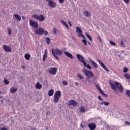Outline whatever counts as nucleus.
Returning <instances> with one entry per match:
<instances>
[{
  "label": "nucleus",
  "instance_id": "nucleus-30",
  "mask_svg": "<svg viewBox=\"0 0 130 130\" xmlns=\"http://www.w3.org/2000/svg\"><path fill=\"white\" fill-rule=\"evenodd\" d=\"M80 111L81 112H82V113L86 112V109H85V107H81L80 108Z\"/></svg>",
  "mask_w": 130,
  "mask_h": 130
},
{
  "label": "nucleus",
  "instance_id": "nucleus-21",
  "mask_svg": "<svg viewBox=\"0 0 130 130\" xmlns=\"http://www.w3.org/2000/svg\"><path fill=\"white\" fill-rule=\"evenodd\" d=\"M76 32L78 34V35H79V34H81V33H83L82 29H81V28H80V27L79 26L76 27Z\"/></svg>",
  "mask_w": 130,
  "mask_h": 130
},
{
  "label": "nucleus",
  "instance_id": "nucleus-2",
  "mask_svg": "<svg viewBox=\"0 0 130 130\" xmlns=\"http://www.w3.org/2000/svg\"><path fill=\"white\" fill-rule=\"evenodd\" d=\"M52 54L57 59V60H59V58L57 55H62V52L59 50V49L56 48V49H52ZM57 54V55H56Z\"/></svg>",
  "mask_w": 130,
  "mask_h": 130
},
{
  "label": "nucleus",
  "instance_id": "nucleus-8",
  "mask_svg": "<svg viewBox=\"0 0 130 130\" xmlns=\"http://www.w3.org/2000/svg\"><path fill=\"white\" fill-rule=\"evenodd\" d=\"M48 72L49 74L54 76L56 75V73H57V68L56 67H52L48 70Z\"/></svg>",
  "mask_w": 130,
  "mask_h": 130
},
{
  "label": "nucleus",
  "instance_id": "nucleus-31",
  "mask_svg": "<svg viewBox=\"0 0 130 130\" xmlns=\"http://www.w3.org/2000/svg\"><path fill=\"white\" fill-rule=\"evenodd\" d=\"M46 42L48 44H50V38L47 37L46 38Z\"/></svg>",
  "mask_w": 130,
  "mask_h": 130
},
{
  "label": "nucleus",
  "instance_id": "nucleus-17",
  "mask_svg": "<svg viewBox=\"0 0 130 130\" xmlns=\"http://www.w3.org/2000/svg\"><path fill=\"white\" fill-rule=\"evenodd\" d=\"M47 49L45 50L44 54L43 57V61H45V59L47 58Z\"/></svg>",
  "mask_w": 130,
  "mask_h": 130
},
{
  "label": "nucleus",
  "instance_id": "nucleus-58",
  "mask_svg": "<svg viewBox=\"0 0 130 130\" xmlns=\"http://www.w3.org/2000/svg\"><path fill=\"white\" fill-rule=\"evenodd\" d=\"M88 44H89V45H90V44H91V43L89 41H88Z\"/></svg>",
  "mask_w": 130,
  "mask_h": 130
},
{
  "label": "nucleus",
  "instance_id": "nucleus-37",
  "mask_svg": "<svg viewBox=\"0 0 130 130\" xmlns=\"http://www.w3.org/2000/svg\"><path fill=\"white\" fill-rule=\"evenodd\" d=\"M95 87L96 88H97L100 92H101V91H102V90H101V89L100 88V86H99V85L96 84L95 85Z\"/></svg>",
  "mask_w": 130,
  "mask_h": 130
},
{
  "label": "nucleus",
  "instance_id": "nucleus-44",
  "mask_svg": "<svg viewBox=\"0 0 130 130\" xmlns=\"http://www.w3.org/2000/svg\"><path fill=\"white\" fill-rule=\"evenodd\" d=\"M57 32V29H56V28H54L53 33H54V34H56Z\"/></svg>",
  "mask_w": 130,
  "mask_h": 130
},
{
  "label": "nucleus",
  "instance_id": "nucleus-34",
  "mask_svg": "<svg viewBox=\"0 0 130 130\" xmlns=\"http://www.w3.org/2000/svg\"><path fill=\"white\" fill-rule=\"evenodd\" d=\"M4 83L5 84V85H9V84H10V82H9V81H8L7 79H4Z\"/></svg>",
  "mask_w": 130,
  "mask_h": 130
},
{
  "label": "nucleus",
  "instance_id": "nucleus-13",
  "mask_svg": "<svg viewBox=\"0 0 130 130\" xmlns=\"http://www.w3.org/2000/svg\"><path fill=\"white\" fill-rule=\"evenodd\" d=\"M98 61L100 66H101V67H102L105 71H106V72H109V70L108 69V68H107V67H106V66H105V65H104V64H103V63H102V62H101L100 60H98Z\"/></svg>",
  "mask_w": 130,
  "mask_h": 130
},
{
  "label": "nucleus",
  "instance_id": "nucleus-63",
  "mask_svg": "<svg viewBox=\"0 0 130 130\" xmlns=\"http://www.w3.org/2000/svg\"><path fill=\"white\" fill-rule=\"evenodd\" d=\"M0 94H2V92L0 91Z\"/></svg>",
  "mask_w": 130,
  "mask_h": 130
},
{
  "label": "nucleus",
  "instance_id": "nucleus-35",
  "mask_svg": "<svg viewBox=\"0 0 130 130\" xmlns=\"http://www.w3.org/2000/svg\"><path fill=\"white\" fill-rule=\"evenodd\" d=\"M120 45L121 47H126V46L124 45V43H123V41H121L120 43Z\"/></svg>",
  "mask_w": 130,
  "mask_h": 130
},
{
  "label": "nucleus",
  "instance_id": "nucleus-54",
  "mask_svg": "<svg viewBox=\"0 0 130 130\" xmlns=\"http://www.w3.org/2000/svg\"><path fill=\"white\" fill-rule=\"evenodd\" d=\"M86 81H88V82H89L90 83H91V81L88 79V78H86Z\"/></svg>",
  "mask_w": 130,
  "mask_h": 130
},
{
  "label": "nucleus",
  "instance_id": "nucleus-62",
  "mask_svg": "<svg viewBox=\"0 0 130 130\" xmlns=\"http://www.w3.org/2000/svg\"><path fill=\"white\" fill-rule=\"evenodd\" d=\"M22 68H23V69H25V67H23V66H22Z\"/></svg>",
  "mask_w": 130,
  "mask_h": 130
},
{
  "label": "nucleus",
  "instance_id": "nucleus-7",
  "mask_svg": "<svg viewBox=\"0 0 130 130\" xmlns=\"http://www.w3.org/2000/svg\"><path fill=\"white\" fill-rule=\"evenodd\" d=\"M29 25L34 29H37V28H38L39 26L38 23L33 21L32 19L29 20Z\"/></svg>",
  "mask_w": 130,
  "mask_h": 130
},
{
  "label": "nucleus",
  "instance_id": "nucleus-61",
  "mask_svg": "<svg viewBox=\"0 0 130 130\" xmlns=\"http://www.w3.org/2000/svg\"><path fill=\"white\" fill-rule=\"evenodd\" d=\"M46 129L48 130V127H46Z\"/></svg>",
  "mask_w": 130,
  "mask_h": 130
},
{
  "label": "nucleus",
  "instance_id": "nucleus-14",
  "mask_svg": "<svg viewBox=\"0 0 130 130\" xmlns=\"http://www.w3.org/2000/svg\"><path fill=\"white\" fill-rule=\"evenodd\" d=\"M13 18H14L15 20L17 21V22H20V21H21L22 19V18L21 17V16H20L18 14H14Z\"/></svg>",
  "mask_w": 130,
  "mask_h": 130
},
{
  "label": "nucleus",
  "instance_id": "nucleus-41",
  "mask_svg": "<svg viewBox=\"0 0 130 130\" xmlns=\"http://www.w3.org/2000/svg\"><path fill=\"white\" fill-rule=\"evenodd\" d=\"M8 33L9 35H11L12 34V31L11 30V29H10V28H8Z\"/></svg>",
  "mask_w": 130,
  "mask_h": 130
},
{
  "label": "nucleus",
  "instance_id": "nucleus-10",
  "mask_svg": "<svg viewBox=\"0 0 130 130\" xmlns=\"http://www.w3.org/2000/svg\"><path fill=\"white\" fill-rule=\"evenodd\" d=\"M88 127L89 128L90 130H95L96 127H97V125H96L95 123H90L88 124Z\"/></svg>",
  "mask_w": 130,
  "mask_h": 130
},
{
  "label": "nucleus",
  "instance_id": "nucleus-26",
  "mask_svg": "<svg viewBox=\"0 0 130 130\" xmlns=\"http://www.w3.org/2000/svg\"><path fill=\"white\" fill-rule=\"evenodd\" d=\"M86 36H87V38L89 39L90 41H93V38H92V36H90L89 34L86 32L85 33Z\"/></svg>",
  "mask_w": 130,
  "mask_h": 130
},
{
  "label": "nucleus",
  "instance_id": "nucleus-33",
  "mask_svg": "<svg viewBox=\"0 0 130 130\" xmlns=\"http://www.w3.org/2000/svg\"><path fill=\"white\" fill-rule=\"evenodd\" d=\"M82 42L83 43H84V45H85V46H87V41H86V40L83 39V40H82Z\"/></svg>",
  "mask_w": 130,
  "mask_h": 130
},
{
  "label": "nucleus",
  "instance_id": "nucleus-27",
  "mask_svg": "<svg viewBox=\"0 0 130 130\" xmlns=\"http://www.w3.org/2000/svg\"><path fill=\"white\" fill-rule=\"evenodd\" d=\"M77 77L78 78V79H79V80H83L84 79V76H82L80 73H78Z\"/></svg>",
  "mask_w": 130,
  "mask_h": 130
},
{
  "label": "nucleus",
  "instance_id": "nucleus-28",
  "mask_svg": "<svg viewBox=\"0 0 130 130\" xmlns=\"http://www.w3.org/2000/svg\"><path fill=\"white\" fill-rule=\"evenodd\" d=\"M18 91V89L12 88L10 89V93H16Z\"/></svg>",
  "mask_w": 130,
  "mask_h": 130
},
{
  "label": "nucleus",
  "instance_id": "nucleus-60",
  "mask_svg": "<svg viewBox=\"0 0 130 130\" xmlns=\"http://www.w3.org/2000/svg\"><path fill=\"white\" fill-rule=\"evenodd\" d=\"M22 19H25V17L22 16Z\"/></svg>",
  "mask_w": 130,
  "mask_h": 130
},
{
  "label": "nucleus",
  "instance_id": "nucleus-48",
  "mask_svg": "<svg viewBox=\"0 0 130 130\" xmlns=\"http://www.w3.org/2000/svg\"><path fill=\"white\" fill-rule=\"evenodd\" d=\"M98 99L99 100H100V101H103V99L102 98H101V96H100L99 95L98 96Z\"/></svg>",
  "mask_w": 130,
  "mask_h": 130
},
{
  "label": "nucleus",
  "instance_id": "nucleus-52",
  "mask_svg": "<svg viewBox=\"0 0 130 130\" xmlns=\"http://www.w3.org/2000/svg\"><path fill=\"white\" fill-rule=\"evenodd\" d=\"M68 24H69V26L70 27H72V23H71V22L70 21H68Z\"/></svg>",
  "mask_w": 130,
  "mask_h": 130
},
{
  "label": "nucleus",
  "instance_id": "nucleus-39",
  "mask_svg": "<svg viewBox=\"0 0 130 130\" xmlns=\"http://www.w3.org/2000/svg\"><path fill=\"white\" fill-rule=\"evenodd\" d=\"M126 96H128V97H129L130 98V90H127L126 92Z\"/></svg>",
  "mask_w": 130,
  "mask_h": 130
},
{
  "label": "nucleus",
  "instance_id": "nucleus-32",
  "mask_svg": "<svg viewBox=\"0 0 130 130\" xmlns=\"http://www.w3.org/2000/svg\"><path fill=\"white\" fill-rule=\"evenodd\" d=\"M100 93L101 94V95H102V96H103L104 97H106V98L108 97L107 94L104 93V92H103V91H102V90L101 91Z\"/></svg>",
  "mask_w": 130,
  "mask_h": 130
},
{
  "label": "nucleus",
  "instance_id": "nucleus-53",
  "mask_svg": "<svg viewBox=\"0 0 130 130\" xmlns=\"http://www.w3.org/2000/svg\"><path fill=\"white\" fill-rule=\"evenodd\" d=\"M81 126L82 127V128L84 129V128H85V127L84 126V125H83V124L81 125Z\"/></svg>",
  "mask_w": 130,
  "mask_h": 130
},
{
  "label": "nucleus",
  "instance_id": "nucleus-36",
  "mask_svg": "<svg viewBox=\"0 0 130 130\" xmlns=\"http://www.w3.org/2000/svg\"><path fill=\"white\" fill-rule=\"evenodd\" d=\"M124 77L126 79H130V75H129V74H128L127 73H126V74H124Z\"/></svg>",
  "mask_w": 130,
  "mask_h": 130
},
{
  "label": "nucleus",
  "instance_id": "nucleus-3",
  "mask_svg": "<svg viewBox=\"0 0 130 130\" xmlns=\"http://www.w3.org/2000/svg\"><path fill=\"white\" fill-rule=\"evenodd\" d=\"M61 97V91H57L53 96V102L54 103H57L59 101V98Z\"/></svg>",
  "mask_w": 130,
  "mask_h": 130
},
{
  "label": "nucleus",
  "instance_id": "nucleus-51",
  "mask_svg": "<svg viewBox=\"0 0 130 130\" xmlns=\"http://www.w3.org/2000/svg\"><path fill=\"white\" fill-rule=\"evenodd\" d=\"M0 130H8V128H7L6 127H3V128H1Z\"/></svg>",
  "mask_w": 130,
  "mask_h": 130
},
{
  "label": "nucleus",
  "instance_id": "nucleus-12",
  "mask_svg": "<svg viewBox=\"0 0 130 130\" xmlns=\"http://www.w3.org/2000/svg\"><path fill=\"white\" fill-rule=\"evenodd\" d=\"M48 5L49 7L51 8H55L56 7V3H55L54 1H49Z\"/></svg>",
  "mask_w": 130,
  "mask_h": 130
},
{
  "label": "nucleus",
  "instance_id": "nucleus-24",
  "mask_svg": "<svg viewBox=\"0 0 130 130\" xmlns=\"http://www.w3.org/2000/svg\"><path fill=\"white\" fill-rule=\"evenodd\" d=\"M24 57L26 60H29L31 57V55L29 54H25Z\"/></svg>",
  "mask_w": 130,
  "mask_h": 130
},
{
  "label": "nucleus",
  "instance_id": "nucleus-4",
  "mask_svg": "<svg viewBox=\"0 0 130 130\" xmlns=\"http://www.w3.org/2000/svg\"><path fill=\"white\" fill-rule=\"evenodd\" d=\"M32 17L34 19L37 20L39 22H43L45 21V17H44V15L42 14H40L39 15L37 14H34L32 15Z\"/></svg>",
  "mask_w": 130,
  "mask_h": 130
},
{
  "label": "nucleus",
  "instance_id": "nucleus-6",
  "mask_svg": "<svg viewBox=\"0 0 130 130\" xmlns=\"http://www.w3.org/2000/svg\"><path fill=\"white\" fill-rule=\"evenodd\" d=\"M76 57L77 58L79 61L83 63V64H86V61H85V58L82 55L79 54H76Z\"/></svg>",
  "mask_w": 130,
  "mask_h": 130
},
{
  "label": "nucleus",
  "instance_id": "nucleus-23",
  "mask_svg": "<svg viewBox=\"0 0 130 130\" xmlns=\"http://www.w3.org/2000/svg\"><path fill=\"white\" fill-rule=\"evenodd\" d=\"M53 94H54V90L53 89H50L48 91V96L49 97H52V96H53Z\"/></svg>",
  "mask_w": 130,
  "mask_h": 130
},
{
  "label": "nucleus",
  "instance_id": "nucleus-22",
  "mask_svg": "<svg viewBox=\"0 0 130 130\" xmlns=\"http://www.w3.org/2000/svg\"><path fill=\"white\" fill-rule=\"evenodd\" d=\"M89 61H90V62L91 63H92V64H93V67H94V68H98V64H97L96 62L92 60L90 58H89Z\"/></svg>",
  "mask_w": 130,
  "mask_h": 130
},
{
  "label": "nucleus",
  "instance_id": "nucleus-16",
  "mask_svg": "<svg viewBox=\"0 0 130 130\" xmlns=\"http://www.w3.org/2000/svg\"><path fill=\"white\" fill-rule=\"evenodd\" d=\"M3 49H4V50H5L6 52H10V51H11L12 50L11 49V48H10V47H9V46L7 45H4Z\"/></svg>",
  "mask_w": 130,
  "mask_h": 130
},
{
  "label": "nucleus",
  "instance_id": "nucleus-57",
  "mask_svg": "<svg viewBox=\"0 0 130 130\" xmlns=\"http://www.w3.org/2000/svg\"><path fill=\"white\" fill-rule=\"evenodd\" d=\"M49 1H52V0H46V1L48 2V3H49Z\"/></svg>",
  "mask_w": 130,
  "mask_h": 130
},
{
  "label": "nucleus",
  "instance_id": "nucleus-40",
  "mask_svg": "<svg viewBox=\"0 0 130 130\" xmlns=\"http://www.w3.org/2000/svg\"><path fill=\"white\" fill-rule=\"evenodd\" d=\"M128 71V68H127V67H125L124 69H123V72L124 73H127Z\"/></svg>",
  "mask_w": 130,
  "mask_h": 130
},
{
  "label": "nucleus",
  "instance_id": "nucleus-38",
  "mask_svg": "<svg viewBox=\"0 0 130 130\" xmlns=\"http://www.w3.org/2000/svg\"><path fill=\"white\" fill-rule=\"evenodd\" d=\"M78 37H82V38L84 39L86 38V37H85V36H84L82 33L78 35Z\"/></svg>",
  "mask_w": 130,
  "mask_h": 130
},
{
  "label": "nucleus",
  "instance_id": "nucleus-5",
  "mask_svg": "<svg viewBox=\"0 0 130 130\" xmlns=\"http://www.w3.org/2000/svg\"><path fill=\"white\" fill-rule=\"evenodd\" d=\"M82 72H83L85 76H86L88 79H90V78H91V77L92 78L94 77V74H93V72L90 71H87L86 68H84L82 70Z\"/></svg>",
  "mask_w": 130,
  "mask_h": 130
},
{
  "label": "nucleus",
  "instance_id": "nucleus-46",
  "mask_svg": "<svg viewBox=\"0 0 130 130\" xmlns=\"http://www.w3.org/2000/svg\"><path fill=\"white\" fill-rule=\"evenodd\" d=\"M124 3H125V4H129V0H123Z\"/></svg>",
  "mask_w": 130,
  "mask_h": 130
},
{
  "label": "nucleus",
  "instance_id": "nucleus-29",
  "mask_svg": "<svg viewBox=\"0 0 130 130\" xmlns=\"http://www.w3.org/2000/svg\"><path fill=\"white\" fill-rule=\"evenodd\" d=\"M84 67H86V68H88L89 70H91L92 69V67H91V65L88 64H87V62H85V64H83Z\"/></svg>",
  "mask_w": 130,
  "mask_h": 130
},
{
  "label": "nucleus",
  "instance_id": "nucleus-43",
  "mask_svg": "<svg viewBox=\"0 0 130 130\" xmlns=\"http://www.w3.org/2000/svg\"><path fill=\"white\" fill-rule=\"evenodd\" d=\"M110 43L111 44V45H116V43H114V42L112 41H110Z\"/></svg>",
  "mask_w": 130,
  "mask_h": 130
},
{
  "label": "nucleus",
  "instance_id": "nucleus-59",
  "mask_svg": "<svg viewBox=\"0 0 130 130\" xmlns=\"http://www.w3.org/2000/svg\"><path fill=\"white\" fill-rule=\"evenodd\" d=\"M3 102H4L3 100H1V103H3Z\"/></svg>",
  "mask_w": 130,
  "mask_h": 130
},
{
  "label": "nucleus",
  "instance_id": "nucleus-9",
  "mask_svg": "<svg viewBox=\"0 0 130 130\" xmlns=\"http://www.w3.org/2000/svg\"><path fill=\"white\" fill-rule=\"evenodd\" d=\"M44 29L41 27L36 28L34 30V33L37 35H42L43 34Z\"/></svg>",
  "mask_w": 130,
  "mask_h": 130
},
{
  "label": "nucleus",
  "instance_id": "nucleus-18",
  "mask_svg": "<svg viewBox=\"0 0 130 130\" xmlns=\"http://www.w3.org/2000/svg\"><path fill=\"white\" fill-rule=\"evenodd\" d=\"M83 15H84L85 16L87 17L88 18H90V17H91V13L88 11H84Z\"/></svg>",
  "mask_w": 130,
  "mask_h": 130
},
{
  "label": "nucleus",
  "instance_id": "nucleus-47",
  "mask_svg": "<svg viewBox=\"0 0 130 130\" xmlns=\"http://www.w3.org/2000/svg\"><path fill=\"white\" fill-rule=\"evenodd\" d=\"M43 34H45V35H47L48 34V32L47 31H44V29Z\"/></svg>",
  "mask_w": 130,
  "mask_h": 130
},
{
  "label": "nucleus",
  "instance_id": "nucleus-11",
  "mask_svg": "<svg viewBox=\"0 0 130 130\" xmlns=\"http://www.w3.org/2000/svg\"><path fill=\"white\" fill-rule=\"evenodd\" d=\"M68 106L72 105L73 106H77L78 105V103L74 100H70L68 101Z\"/></svg>",
  "mask_w": 130,
  "mask_h": 130
},
{
  "label": "nucleus",
  "instance_id": "nucleus-45",
  "mask_svg": "<svg viewBox=\"0 0 130 130\" xmlns=\"http://www.w3.org/2000/svg\"><path fill=\"white\" fill-rule=\"evenodd\" d=\"M125 124H126V125H128V126H129L130 125V122L128 121H125Z\"/></svg>",
  "mask_w": 130,
  "mask_h": 130
},
{
  "label": "nucleus",
  "instance_id": "nucleus-25",
  "mask_svg": "<svg viewBox=\"0 0 130 130\" xmlns=\"http://www.w3.org/2000/svg\"><path fill=\"white\" fill-rule=\"evenodd\" d=\"M61 24H62V25H63L64 26H65V27H66L67 29H69V25H68L67 23H66L65 21H63V20H62L61 21Z\"/></svg>",
  "mask_w": 130,
  "mask_h": 130
},
{
  "label": "nucleus",
  "instance_id": "nucleus-20",
  "mask_svg": "<svg viewBox=\"0 0 130 130\" xmlns=\"http://www.w3.org/2000/svg\"><path fill=\"white\" fill-rule=\"evenodd\" d=\"M36 89L40 90L42 88V85L39 83V82H37L35 85Z\"/></svg>",
  "mask_w": 130,
  "mask_h": 130
},
{
  "label": "nucleus",
  "instance_id": "nucleus-55",
  "mask_svg": "<svg viewBox=\"0 0 130 130\" xmlns=\"http://www.w3.org/2000/svg\"><path fill=\"white\" fill-rule=\"evenodd\" d=\"M75 84H76L77 86H78V85H79V83L76 82V83H75Z\"/></svg>",
  "mask_w": 130,
  "mask_h": 130
},
{
  "label": "nucleus",
  "instance_id": "nucleus-56",
  "mask_svg": "<svg viewBox=\"0 0 130 130\" xmlns=\"http://www.w3.org/2000/svg\"><path fill=\"white\" fill-rule=\"evenodd\" d=\"M31 130H36V128H33L31 129Z\"/></svg>",
  "mask_w": 130,
  "mask_h": 130
},
{
  "label": "nucleus",
  "instance_id": "nucleus-50",
  "mask_svg": "<svg viewBox=\"0 0 130 130\" xmlns=\"http://www.w3.org/2000/svg\"><path fill=\"white\" fill-rule=\"evenodd\" d=\"M63 84L66 86L67 85H68V82H67V81H63Z\"/></svg>",
  "mask_w": 130,
  "mask_h": 130
},
{
  "label": "nucleus",
  "instance_id": "nucleus-49",
  "mask_svg": "<svg viewBox=\"0 0 130 130\" xmlns=\"http://www.w3.org/2000/svg\"><path fill=\"white\" fill-rule=\"evenodd\" d=\"M59 2L60 4H63L64 0H59Z\"/></svg>",
  "mask_w": 130,
  "mask_h": 130
},
{
  "label": "nucleus",
  "instance_id": "nucleus-1",
  "mask_svg": "<svg viewBox=\"0 0 130 130\" xmlns=\"http://www.w3.org/2000/svg\"><path fill=\"white\" fill-rule=\"evenodd\" d=\"M114 84H112V83L110 84L111 88L112 89V90H113V91H116L117 89H118L120 93H123L124 88H123V86H122L121 84H120V83L117 81H115Z\"/></svg>",
  "mask_w": 130,
  "mask_h": 130
},
{
  "label": "nucleus",
  "instance_id": "nucleus-42",
  "mask_svg": "<svg viewBox=\"0 0 130 130\" xmlns=\"http://www.w3.org/2000/svg\"><path fill=\"white\" fill-rule=\"evenodd\" d=\"M98 39L99 41H100V42L101 43H102V40L101 39V37H100V36H99L98 37Z\"/></svg>",
  "mask_w": 130,
  "mask_h": 130
},
{
  "label": "nucleus",
  "instance_id": "nucleus-15",
  "mask_svg": "<svg viewBox=\"0 0 130 130\" xmlns=\"http://www.w3.org/2000/svg\"><path fill=\"white\" fill-rule=\"evenodd\" d=\"M64 53L65 55L69 58H70L71 59H74V56H73V55H72V54H71L70 52L65 51Z\"/></svg>",
  "mask_w": 130,
  "mask_h": 130
},
{
  "label": "nucleus",
  "instance_id": "nucleus-19",
  "mask_svg": "<svg viewBox=\"0 0 130 130\" xmlns=\"http://www.w3.org/2000/svg\"><path fill=\"white\" fill-rule=\"evenodd\" d=\"M100 105H102L103 104H104V105L105 106H108V105H109V104H110V102H106V101H103L101 102L100 103Z\"/></svg>",
  "mask_w": 130,
  "mask_h": 130
}]
</instances>
